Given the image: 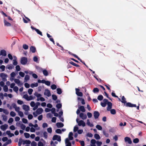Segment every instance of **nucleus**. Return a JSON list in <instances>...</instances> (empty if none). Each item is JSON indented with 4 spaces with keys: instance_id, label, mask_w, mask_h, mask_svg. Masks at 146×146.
<instances>
[{
    "instance_id": "30",
    "label": "nucleus",
    "mask_w": 146,
    "mask_h": 146,
    "mask_svg": "<svg viewBox=\"0 0 146 146\" xmlns=\"http://www.w3.org/2000/svg\"><path fill=\"white\" fill-rule=\"evenodd\" d=\"M121 101L123 103L125 104L126 103V99L124 96L122 97V100Z\"/></svg>"
},
{
    "instance_id": "23",
    "label": "nucleus",
    "mask_w": 146,
    "mask_h": 146,
    "mask_svg": "<svg viewBox=\"0 0 146 146\" xmlns=\"http://www.w3.org/2000/svg\"><path fill=\"white\" fill-rule=\"evenodd\" d=\"M56 125L58 128L64 126L63 123L60 122L57 123L56 124Z\"/></svg>"
},
{
    "instance_id": "59",
    "label": "nucleus",
    "mask_w": 146,
    "mask_h": 146,
    "mask_svg": "<svg viewBox=\"0 0 146 146\" xmlns=\"http://www.w3.org/2000/svg\"><path fill=\"white\" fill-rule=\"evenodd\" d=\"M8 56L10 60H12L13 59V57L11 54H8Z\"/></svg>"
},
{
    "instance_id": "16",
    "label": "nucleus",
    "mask_w": 146,
    "mask_h": 146,
    "mask_svg": "<svg viewBox=\"0 0 146 146\" xmlns=\"http://www.w3.org/2000/svg\"><path fill=\"white\" fill-rule=\"evenodd\" d=\"M23 109L26 111H28L29 110V107L25 105H23Z\"/></svg>"
},
{
    "instance_id": "43",
    "label": "nucleus",
    "mask_w": 146,
    "mask_h": 146,
    "mask_svg": "<svg viewBox=\"0 0 146 146\" xmlns=\"http://www.w3.org/2000/svg\"><path fill=\"white\" fill-rule=\"evenodd\" d=\"M3 90L5 92H7L8 91V88L7 86L5 85L3 86Z\"/></svg>"
},
{
    "instance_id": "34",
    "label": "nucleus",
    "mask_w": 146,
    "mask_h": 146,
    "mask_svg": "<svg viewBox=\"0 0 146 146\" xmlns=\"http://www.w3.org/2000/svg\"><path fill=\"white\" fill-rule=\"evenodd\" d=\"M10 114V115L12 117H14L16 115V113L13 111L11 112Z\"/></svg>"
},
{
    "instance_id": "41",
    "label": "nucleus",
    "mask_w": 146,
    "mask_h": 146,
    "mask_svg": "<svg viewBox=\"0 0 146 146\" xmlns=\"http://www.w3.org/2000/svg\"><path fill=\"white\" fill-rule=\"evenodd\" d=\"M57 91V93L59 94H60L62 92V90L61 89L58 88L56 90Z\"/></svg>"
},
{
    "instance_id": "9",
    "label": "nucleus",
    "mask_w": 146,
    "mask_h": 146,
    "mask_svg": "<svg viewBox=\"0 0 146 146\" xmlns=\"http://www.w3.org/2000/svg\"><path fill=\"white\" fill-rule=\"evenodd\" d=\"M27 62V59L25 57H23L21 58V63L22 64H25Z\"/></svg>"
},
{
    "instance_id": "28",
    "label": "nucleus",
    "mask_w": 146,
    "mask_h": 146,
    "mask_svg": "<svg viewBox=\"0 0 146 146\" xmlns=\"http://www.w3.org/2000/svg\"><path fill=\"white\" fill-rule=\"evenodd\" d=\"M79 110L82 112H84L85 110L84 107L83 106H80L79 108Z\"/></svg>"
},
{
    "instance_id": "51",
    "label": "nucleus",
    "mask_w": 146,
    "mask_h": 146,
    "mask_svg": "<svg viewBox=\"0 0 146 146\" xmlns=\"http://www.w3.org/2000/svg\"><path fill=\"white\" fill-rule=\"evenodd\" d=\"M29 78V77L28 75H26L25 76V81L26 82L28 80Z\"/></svg>"
},
{
    "instance_id": "18",
    "label": "nucleus",
    "mask_w": 146,
    "mask_h": 146,
    "mask_svg": "<svg viewBox=\"0 0 146 146\" xmlns=\"http://www.w3.org/2000/svg\"><path fill=\"white\" fill-rule=\"evenodd\" d=\"M7 55L6 52L5 50H3L0 51V55L3 56H5Z\"/></svg>"
},
{
    "instance_id": "14",
    "label": "nucleus",
    "mask_w": 146,
    "mask_h": 146,
    "mask_svg": "<svg viewBox=\"0 0 146 146\" xmlns=\"http://www.w3.org/2000/svg\"><path fill=\"white\" fill-rule=\"evenodd\" d=\"M124 140L125 142H128L129 144H131L132 143V141L129 137H126L125 138Z\"/></svg>"
},
{
    "instance_id": "29",
    "label": "nucleus",
    "mask_w": 146,
    "mask_h": 146,
    "mask_svg": "<svg viewBox=\"0 0 146 146\" xmlns=\"http://www.w3.org/2000/svg\"><path fill=\"white\" fill-rule=\"evenodd\" d=\"M31 51L33 53L35 52L36 51V48L34 46H31L30 48Z\"/></svg>"
},
{
    "instance_id": "2",
    "label": "nucleus",
    "mask_w": 146,
    "mask_h": 146,
    "mask_svg": "<svg viewBox=\"0 0 146 146\" xmlns=\"http://www.w3.org/2000/svg\"><path fill=\"white\" fill-rule=\"evenodd\" d=\"M34 95L37 98V101L40 100L42 102H43L45 101V99L44 98L41 97L42 95L36 92L34 93Z\"/></svg>"
},
{
    "instance_id": "42",
    "label": "nucleus",
    "mask_w": 146,
    "mask_h": 146,
    "mask_svg": "<svg viewBox=\"0 0 146 146\" xmlns=\"http://www.w3.org/2000/svg\"><path fill=\"white\" fill-rule=\"evenodd\" d=\"M96 127L98 130H101L102 129V127L99 125H97L96 126Z\"/></svg>"
},
{
    "instance_id": "25",
    "label": "nucleus",
    "mask_w": 146,
    "mask_h": 146,
    "mask_svg": "<svg viewBox=\"0 0 146 146\" xmlns=\"http://www.w3.org/2000/svg\"><path fill=\"white\" fill-rule=\"evenodd\" d=\"M38 86V84L37 83H33L31 84V87L32 88H33L34 87H36Z\"/></svg>"
},
{
    "instance_id": "24",
    "label": "nucleus",
    "mask_w": 146,
    "mask_h": 146,
    "mask_svg": "<svg viewBox=\"0 0 146 146\" xmlns=\"http://www.w3.org/2000/svg\"><path fill=\"white\" fill-rule=\"evenodd\" d=\"M4 23L5 26H6L9 27L11 26V25L10 23H9L5 20H4Z\"/></svg>"
},
{
    "instance_id": "39",
    "label": "nucleus",
    "mask_w": 146,
    "mask_h": 146,
    "mask_svg": "<svg viewBox=\"0 0 146 146\" xmlns=\"http://www.w3.org/2000/svg\"><path fill=\"white\" fill-rule=\"evenodd\" d=\"M24 135L26 138H28L30 137V134L27 133H24Z\"/></svg>"
},
{
    "instance_id": "53",
    "label": "nucleus",
    "mask_w": 146,
    "mask_h": 146,
    "mask_svg": "<svg viewBox=\"0 0 146 146\" xmlns=\"http://www.w3.org/2000/svg\"><path fill=\"white\" fill-rule=\"evenodd\" d=\"M22 121L23 122L25 123H28V121L27 119H25V118H23L22 119Z\"/></svg>"
},
{
    "instance_id": "40",
    "label": "nucleus",
    "mask_w": 146,
    "mask_h": 146,
    "mask_svg": "<svg viewBox=\"0 0 146 146\" xmlns=\"http://www.w3.org/2000/svg\"><path fill=\"white\" fill-rule=\"evenodd\" d=\"M33 91V89L30 88L28 89V92L29 93V94L31 95L32 94V92Z\"/></svg>"
},
{
    "instance_id": "26",
    "label": "nucleus",
    "mask_w": 146,
    "mask_h": 146,
    "mask_svg": "<svg viewBox=\"0 0 146 146\" xmlns=\"http://www.w3.org/2000/svg\"><path fill=\"white\" fill-rule=\"evenodd\" d=\"M6 133L10 137H12L14 136V134L13 133H11L9 131H7L6 132Z\"/></svg>"
},
{
    "instance_id": "36",
    "label": "nucleus",
    "mask_w": 146,
    "mask_h": 146,
    "mask_svg": "<svg viewBox=\"0 0 146 146\" xmlns=\"http://www.w3.org/2000/svg\"><path fill=\"white\" fill-rule=\"evenodd\" d=\"M44 75L45 76H47L48 75V72L46 70H42Z\"/></svg>"
},
{
    "instance_id": "13",
    "label": "nucleus",
    "mask_w": 146,
    "mask_h": 146,
    "mask_svg": "<svg viewBox=\"0 0 146 146\" xmlns=\"http://www.w3.org/2000/svg\"><path fill=\"white\" fill-rule=\"evenodd\" d=\"M107 105L108 106L107 108V110L108 111H109L112 108V104L110 102H108Z\"/></svg>"
},
{
    "instance_id": "22",
    "label": "nucleus",
    "mask_w": 146,
    "mask_h": 146,
    "mask_svg": "<svg viewBox=\"0 0 146 146\" xmlns=\"http://www.w3.org/2000/svg\"><path fill=\"white\" fill-rule=\"evenodd\" d=\"M96 141L94 139H92L91 141V146H96Z\"/></svg>"
},
{
    "instance_id": "1",
    "label": "nucleus",
    "mask_w": 146,
    "mask_h": 146,
    "mask_svg": "<svg viewBox=\"0 0 146 146\" xmlns=\"http://www.w3.org/2000/svg\"><path fill=\"white\" fill-rule=\"evenodd\" d=\"M73 135L72 133L70 132L68 135V138H67L66 139L65 144L66 146H71V143L69 141L72 140L73 139Z\"/></svg>"
},
{
    "instance_id": "48",
    "label": "nucleus",
    "mask_w": 146,
    "mask_h": 146,
    "mask_svg": "<svg viewBox=\"0 0 146 146\" xmlns=\"http://www.w3.org/2000/svg\"><path fill=\"white\" fill-rule=\"evenodd\" d=\"M13 121V119L12 118H10L9 119L8 121V123H12Z\"/></svg>"
},
{
    "instance_id": "63",
    "label": "nucleus",
    "mask_w": 146,
    "mask_h": 146,
    "mask_svg": "<svg viewBox=\"0 0 146 146\" xmlns=\"http://www.w3.org/2000/svg\"><path fill=\"white\" fill-rule=\"evenodd\" d=\"M103 98V96L102 95H100L98 96V99L99 100H101Z\"/></svg>"
},
{
    "instance_id": "44",
    "label": "nucleus",
    "mask_w": 146,
    "mask_h": 146,
    "mask_svg": "<svg viewBox=\"0 0 146 146\" xmlns=\"http://www.w3.org/2000/svg\"><path fill=\"white\" fill-rule=\"evenodd\" d=\"M99 91L98 89L97 88H95L94 89L93 92L94 93H97Z\"/></svg>"
},
{
    "instance_id": "5",
    "label": "nucleus",
    "mask_w": 146,
    "mask_h": 146,
    "mask_svg": "<svg viewBox=\"0 0 146 146\" xmlns=\"http://www.w3.org/2000/svg\"><path fill=\"white\" fill-rule=\"evenodd\" d=\"M23 97L27 100L29 101L33 99V98L32 96H29L27 95L26 94L23 96Z\"/></svg>"
},
{
    "instance_id": "10",
    "label": "nucleus",
    "mask_w": 146,
    "mask_h": 146,
    "mask_svg": "<svg viewBox=\"0 0 146 146\" xmlns=\"http://www.w3.org/2000/svg\"><path fill=\"white\" fill-rule=\"evenodd\" d=\"M44 94L45 96H46L48 97H49L51 95L50 91L48 89H46L45 90Z\"/></svg>"
},
{
    "instance_id": "6",
    "label": "nucleus",
    "mask_w": 146,
    "mask_h": 146,
    "mask_svg": "<svg viewBox=\"0 0 146 146\" xmlns=\"http://www.w3.org/2000/svg\"><path fill=\"white\" fill-rule=\"evenodd\" d=\"M76 94L78 96L82 97L83 96L82 93L80 92V90L78 88H76L75 89Z\"/></svg>"
},
{
    "instance_id": "47",
    "label": "nucleus",
    "mask_w": 146,
    "mask_h": 146,
    "mask_svg": "<svg viewBox=\"0 0 146 146\" xmlns=\"http://www.w3.org/2000/svg\"><path fill=\"white\" fill-rule=\"evenodd\" d=\"M139 142V139L138 138H135L133 140V142L134 143H136Z\"/></svg>"
},
{
    "instance_id": "57",
    "label": "nucleus",
    "mask_w": 146,
    "mask_h": 146,
    "mask_svg": "<svg viewBox=\"0 0 146 146\" xmlns=\"http://www.w3.org/2000/svg\"><path fill=\"white\" fill-rule=\"evenodd\" d=\"M20 127L21 129L24 130L26 126L22 124L21 125Z\"/></svg>"
},
{
    "instance_id": "54",
    "label": "nucleus",
    "mask_w": 146,
    "mask_h": 146,
    "mask_svg": "<svg viewBox=\"0 0 146 146\" xmlns=\"http://www.w3.org/2000/svg\"><path fill=\"white\" fill-rule=\"evenodd\" d=\"M15 111H17V112L18 113L20 111V108L19 107H17L15 108Z\"/></svg>"
},
{
    "instance_id": "62",
    "label": "nucleus",
    "mask_w": 146,
    "mask_h": 146,
    "mask_svg": "<svg viewBox=\"0 0 146 146\" xmlns=\"http://www.w3.org/2000/svg\"><path fill=\"white\" fill-rule=\"evenodd\" d=\"M23 47L25 49H27L28 48V46L26 44H24L23 46Z\"/></svg>"
},
{
    "instance_id": "20",
    "label": "nucleus",
    "mask_w": 146,
    "mask_h": 146,
    "mask_svg": "<svg viewBox=\"0 0 146 146\" xmlns=\"http://www.w3.org/2000/svg\"><path fill=\"white\" fill-rule=\"evenodd\" d=\"M99 112L97 111H95L94 113V116L95 119L98 118L99 116Z\"/></svg>"
},
{
    "instance_id": "37",
    "label": "nucleus",
    "mask_w": 146,
    "mask_h": 146,
    "mask_svg": "<svg viewBox=\"0 0 146 146\" xmlns=\"http://www.w3.org/2000/svg\"><path fill=\"white\" fill-rule=\"evenodd\" d=\"M6 68L9 70H11L13 68V66L11 65H8L7 66Z\"/></svg>"
},
{
    "instance_id": "7",
    "label": "nucleus",
    "mask_w": 146,
    "mask_h": 146,
    "mask_svg": "<svg viewBox=\"0 0 146 146\" xmlns=\"http://www.w3.org/2000/svg\"><path fill=\"white\" fill-rule=\"evenodd\" d=\"M0 76L4 81H6L7 80L6 78L7 77V74L4 73H1L0 74Z\"/></svg>"
},
{
    "instance_id": "12",
    "label": "nucleus",
    "mask_w": 146,
    "mask_h": 146,
    "mask_svg": "<svg viewBox=\"0 0 146 146\" xmlns=\"http://www.w3.org/2000/svg\"><path fill=\"white\" fill-rule=\"evenodd\" d=\"M79 116L83 120L86 119L87 117L86 115L83 113H80Z\"/></svg>"
},
{
    "instance_id": "8",
    "label": "nucleus",
    "mask_w": 146,
    "mask_h": 146,
    "mask_svg": "<svg viewBox=\"0 0 146 146\" xmlns=\"http://www.w3.org/2000/svg\"><path fill=\"white\" fill-rule=\"evenodd\" d=\"M53 140H57L58 141H60L61 140V137L59 135H54L52 138Z\"/></svg>"
},
{
    "instance_id": "38",
    "label": "nucleus",
    "mask_w": 146,
    "mask_h": 146,
    "mask_svg": "<svg viewBox=\"0 0 146 146\" xmlns=\"http://www.w3.org/2000/svg\"><path fill=\"white\" fill-rule=\"evenodd\" d=\"M18 113L19 115L21 117H23L24 116V114L21 111H20Z\"/></svg>"
},
{
    "instance_id": "49",
    "label": "nucleus",
    "mask_w": 146,
    "mask_h": 146,
    "mask_svg": "<svg viewBox=\"0 0 146 146\" xmlns=\"http://www.w3.org/2000/svg\"><path fill=\"white\" fill-rule=\"evenodd\" d=\"M31 146H36L37 145L36 143L34 141H32L31 143Z\"/></svg>"
},
{
    "instance_id": "50",
    "label": "nucleus",
    "mask_w": 146,
    "mask_h": 146,
    "mask_svg": "<svg viewBox=\"0 0 146 146\" xmlns=\"http://www.w3.org/2000/svg\"><path fill=\"white\" fill-rule=\"evenodd\" d=\"M5 67L4 65H1L0 66V68L3 71L5 70Z\"/></svg>"
},
{
    "instance_id": "19",
    "label": "nucleus",
    "mask_w": 146,
    "mask_h": 146,
    "mask_svg": "<svg viewBox=\"0 0 146 146\" xmlns=\"http://www.w3.org/2000/svg\"><path fill=\"white\" fill-rule=\"evenodd\" d=\"M14 82L18 84V86H21L22 84L20 82L19 80L18 79H15L14 80Z\"/></svg>"
},
{
    "instance_id": "11",
    "label": "nucleus",
    "mask_w": 146,
    "mask_h": 146,
    "mask_svg": "<svg viewBox=\"0 0 146 146\" xmlns=\"http://www.w3.org/2000/svg\"><path fill=\"white\" fill-rule=\"evenodd\" d=\"M108 102L107 100L104 99L103 100V102L101 103V105L102 107H105L106 106V104H107Z\"/></svg>"
},
{
    "instance_id": "32",
    "label": "nucleus",
    "mask_w": 146,
    "mask_h": 146,
    "mask_svg": "<svg viewBox=\"0 0 146 146\" xmlns=\"http://www.w3.org/2000/svg\"><path fill=\"white\" fill-rule=\"evenodd\" d=\"M17 107V106L15 104L13 103L11 104V106L9 107V109H11L13 108H15Z\"/></svg>"
},
{
    "instance_id": "61",
    "label": "nucleus",
    "mask_w": 146,
    "mask_h": 146,
    "mask_svg": "<svg viewBox=\"0 0 146 146\" xmlns=\"http://www.w3.org/2000/svg\"><path fill=\"white\" fill-rule=\"evenodd\" d=\"M33 117V116L32 114H29L28 116V118L29 119H31Z\"/></svg>"
},
{
    "instance_id": "35",
    "label": "nucleus",
    "mask_w": 146,
    "mask_h": 146,
    "mask_svg": "<svg viewBox=\"0 0 146 146\" xmlns=\"http://www.w3.org/2000/svg\"><path fill=\"white\" fill-rule=\"evenodd\" d=\"M110 111L111 113L112 114H115L116 113V111L114 109L110 110Z\"/></svg>"
},
{
    "instance_id": "55",
    "label": "nucleus",
    "mask_w": 146,
    "mask_h": 146,
    "mask_svg": "<svg viewBox=\"0 0 146 146\" xmlns=\"http://www.w3.org/2000/svg\"><path fill=\"white\" fill-rule=\"evenodd\" d=\"M38 146H43L44 144L42 142L40 141H39L38 143Z\"/></svg>"
},
{
    "instance_id": "45",
    "label": "nucleus",
    "mask_w": 146,
    "mask_h": 146,
    "mask_svg": "<svg viewBox=\"0 0 146 146\" xmlns=\"http://www.w3.org/2000/svg\"><path fill=\"white\" fill-rule=\"evenodd\" d=\"M35 31H36L38 33V34L42 36V34L41 32L39 30L37 29H35Z\"/></svg>"
},
{
    "instance_id": "4",
    "label": "nucleus",
    "mask_w": 146,
    "mask_h": 146,
    "mask_svg": "<svg viewBox=\"0 0 146 146\" xmlns=\"http://www.w3.org/2000/svg\"><path fill=\"white\" fill-rule=\"evenodd\" d=\"M76 121L79 126H82L84 127L85 126L86 124L85 122L82 120H79L77 118Z\"/></svg>"
},
{
    "instance_id": "3",
    "label": "nucleus",
    "mask_w": 146,
    "mask_h": 146,
    "mask_svg": "<svg viewBox=\"0 0 146 146\" xmlns=\"http://www.w3.org/2000/svg\"><path fill=\"white\" fill-rule=\"evenodd\" d=\"M43 111V110L41 108H39L37 109L36 112H34L33 114L34 117H36L38 115L41 114Z\"/></svg>"
},
{
    "instance_id": "56",
    "label": "nucleus",
    "mask_w": 146,
    "mask_h": 146,
    "mask_svg": "<svg viewBox=\"0 0 146 146\" xmlns=\"http://www.w3.org/2000/svg\"><path fill=\"white\" fill-rule=\"evenodd\" d=\"M36 103H35L34 102L32 101L30 103V105L32 107H34Z\"/></svg>"
},
{
    "instance_id": "15",
    "label": "nucleus",
    "mask_w": 146,
    "mask_h": 146,
    "mask_svg": "<svg viewBox=\"0 0 146 146\" xmlns=\"http://www.w3.org/2000/svg\"><path fill=\"white\" fill-rule=\"evenodd\" d=\"M126 106H128L129 107H136V106L135 104H131L130 103H127L126 104Z\"/></svg>"
},
{
    "instance_id": "17",
    "label": "nucleus",
    "mask_w": 146,
    "mask_h": 146,
    "mask_svg": "<svg viewBox=\"0 0 146 146\" xmlns=\"http://www.w3.org/2000/svg\"><path fill=\"white\" fill-rule=\"evenodd\" d=\"M8 126L7 125L5 124L1 126V128L2 130L5 131L7 129Z\"/></svg>"
},
{
    "instance_id": "52",
    "label": "nucleus",
    "mask_w": 146,
    "mask_h": 146,
    "mask_svg": "<svg viewBox=\"0 0 146 146\" xmlns=\"http://www.w3.org/2000/svg\"><path fill=\"white\" fill-rule=\"evenodd\" d=\"M51 88L52 90H55L56 88V86L55 84L52 85L51 86Z\"/></svg>"
},
{
    "instance_id": "58",
    "label": "nucleus",
    "mask_w": 146,
    "mask_h": 146,
    "mask_svg": "<svg viewBox=\"0 0 146 146\" xmlns=\"http://www.w3.org/2000/svg\"><path fill=\"white\" fill-rule=\"evenodd\" d=\"M13 64L14 65H16L17 64V60L16 59H14L13 60Z\"/></svg>"
},
{
    "instance_id": "27",
    "label": "nucleus",
    "mask_w": 146,
    "mask_h": 146,
    "mask_svg": "<svg viewBox=\"0 0 146 146\" xmlns=\"http://www.w3.org/2000/svg\"><path fill=\"white\" fill-rule=\"evenodd\" d=\"M87 125L90 127H93V124L92 123H90L89 119H87Z\"/></svg>"
},
{
    "instance_id": "31",
    "label": "nucleus",
    "mask_w": 146,
    "mask_h": 146,
    "mask_svg": "<svg viewBox=\"0 0 146 146\" xmlns=\"http://www.w3.org/2000/svg\"><path fill=\"white\" fill-rule=\"evenodd\" d=\"M42 81L47 86H49L50 85V82L48 81H45L44 80H42Z\"/></svg>"
},
{
    "instance_id": "60",
    "label": "nucleus",
    "mask_w": 146,
    "mask_h": 146,
    "mask_svg": "<svg viewBox=\"0 0 146 146\" xmlns=\"http://www.w3.org/2000/svg\"><path fill=\"white\" fill-rule=\"evenodd\" d=\"M103 133L106 137H108V134L106 133L105 130H103Z\"/></svg>"
},
{
    "instance_id": "46",
    "label": "nucleus",
    "mask_w": 146,
    "mask_h": 146,
    "mask_svg": "<svg viewBox=\"0 0 146 146\" xmlns=\"http://www.w3.org/2000/svg\"><path fill=\"white\" fill-rule=\"evenodd\" d=\"M18 89V88L17 86H15L13 88V90L17 93V92Z\"/></svg>"
},
{
    "instance_id": "33",
    "label": "nucleus",
    "mask_w": 146,
    "mask_h": 146,
    "mask_svg": "<svg viewBox=\"0 0 146 146\" xmlns=\"http://www.w3.org/2000/svg\"><path fill=\"white\" fill-rule=\"evenodd\" d=\"M94 137L96 139H100V137L99 135L98 134H96L94 135Z\"/></svg>"
},
{
    "instance_id": "64",
    "label": "nucleus",
    "mask_w": 146,
    "mask_h": 146,
    "mask_svg": "<svg viewBox=\"0 0 146 146\" xmlns=\"http://www.w3.org/2000/svg\"><path fill=\"white\" fill-rule=\"evenodd\" d=\"M17 102L18 104L20 105H21L23 104V102L22 101H21L20 100H18L17 101Z\"/></svg>"
},
{
    "instance_id": "21",
    "label": "nucleus",
    "mask_w": 146,
    "mask_h": 146,
    "mask_svg": "<svg viewBox=\"0 0 146 146\" xmlns=\"http://www.w3.org/2000/svg\"><path fill=\"white\" fill-rule=\"evenodd\" d=\"M40 103L38 102L36 103L35 106L33 107L34 108L33 109V110H36L38 108V106L40 105Z\"/></svg>"
}]
</instances>
